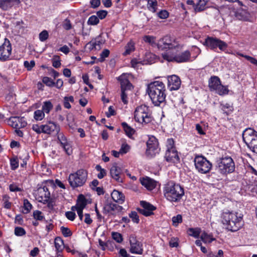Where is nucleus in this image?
<instances>
[{"label": "nucleus", "mask_w": 257, "mask_h": 257, "mask_svg": "<svg viewBox=\"0 0 257 257\" xmlns=\"http://www.w3.org/2000/svg\"><path fill=\"white\" fill-rule=\"evenodd\" d=\"M147 91L155 106H160L165 101V86L162 81H155L151 82L148 84Z\"/></svg>", "instance_id": "obj_1"}, {"label": "nucleus", "mask_w": 257, "mask_h": 257, "mask_svg": "<svg viewBox=\"0 0 257 257\" xmlns=\"http://www.w3.org/2000/svg\"><path fill=\"white\" fill-rule=\"evenodd\" d=\"M163 192L167 200L172 202L180 201L184 195L183 187L172 181H169L165 185Z\"/></svg>", "instance_id": "obj_2"}, {"label": "nucleus", "mask_w": 257, "mask_h": 257, "mask_svg": "<svg viewBox=\"0 0 257 257\" xmlns=\"http://www.w3.org/2000/svg\"><path fill=\"white\" fill-rule=\"evenodd\" d=\"M222 218V223L229 231H236L243 225L242 216L238 215L237 212H223Z\"/></svg>", "instance_id": "obj_3"}, {"label": "nucleus", "mask_w": 257, "mask_h": 257, "mask_svg": "<svg viewBox=\"0 0 257 257\" xmlns=\"http://www.w3.org/2000/svg\"><path fill=\"white\" fill-rule=\"evenodd\" d=\"M162 56L165 60L168 62L181 63L192 61L191 54L189 50H186L179 53L170 51L162 53Z\"/></svg>", "instance_id": "obj_4"}, {"label": "nucleus", "mask_w": 257, "mask_h": 257, "mask_svg": "<svg viewBox=\"0 0 257 257\" xmlns=\"http://www.w3.org/2000/svg\"><path fill=\"white\" fill-rule=\"evenodd\" d=\"M242 136L243 141L247 147L257 154V132L248 127L243 131Z\"/></svg>", "instance_id": "obj_5"}, {"label": "nucleus", "mask_w": 257, "mask_h": 257, "mask_svg": "<svg viewBox=\"0 0 257 257\" xmlns=\"http://www.w3.org/2000/svg\"><path fill=\"white\" fill-rule=\"evenodd\" d=\"M88 173L84 169H79L74 173L69 175L68 181L73 188L83 186L87 179Z\"/></svg>", "instance_id": "obj_6"}, {"label": "nucleus", "mask_w": 257, "mask_h": 257, "mask_svg": "<svg viewBox=\"0 0 257 257\" xmlns=\"http://www.w3.org/2000/svg\"><path fill=\"white\" fill-rule=\"evenodd\" d=\"M134 117L136 121L142 123H148L152 120L151 110L146 105H140L136 108Z\"/></svg>", "instance_id": "obj_7"}, {"label": "nucleus", "mask_w": 257, "mask_h": 257, "mask_svg": "<svg viewBox=\"0 0 257 257\" xmlns=\"http://www.w3.org/2000/svg\"><path fill=\"white\" fill-rule=\"evenodd\" d=\"M157 47L161 50H165L167 49L181 50L183 46L180 45L175 39H172L171 36L167 35L159 40L157 43Z\"/></svg>", "instance_id": "obj_8"}, {"label": "nucleus", "mask_w": 257, "mask_h": 257, "mask_svg": "<svg viewBox=\"0 0 257 257\" xmlns=\"http://www.w3.org/2000/svg\"><path fill=\"white\" fill-rule=\"evenodd\" d=\"M217 168L218 172L224 175L233 172L235 169V164L231 157H225L218 161Z\"/></svg>", "instance_id": "obj_9"}, {"label": "nucleus", "mask_w": 257, "mask_h": 257, "mask_svg": "<svg viewBox=\"0 0 257 257\" xmlns=\"http://www.w3.org/2000/svg\"><path fill=\"white\" fill-rule=\"evenodd\" d=\"M209 87L211 91H215L220 95L227 94L228 89L227 87L222 85L219 78L216 76H213L209 80Z\"/></svg>", "instance_id": "obj_10"}, {"label": "nucleus", "mask_w": 257, "mask_h": 257, "mask_svg": "<svg viewBox=\"0 0 257 257\" xmlns=\"http://www.w3.org/2000/svg\"><path fill=\"white\" fill-rule=\"evenodd\" d=\"M194 163L198 172L203 174L208 173L212 168V164L202 156H196L194 159Z\"/></svg>", "instance_id": "obj_11"}, {"label": "nucleus", "mask_w": 257, "mask_h": 257, "mask_svg": "<svg viewBox=\"0 0 257 257\" xmlns=\"http://www.w3.org/2000/svg\"><path fill=\"white\" fill-rule=\"evenodd\" d=\"M159 150L158 140L153 136H149L147 142L146 156L149 158H153L159 153Z\"/></svg>", "instance_id": "obj_12"}, {"label": "nucleus", "mask_w": 257, "mask_h": 257, "mask_svg": "<svg viewBox=\"0 0 257 257\" xmlns=\"http://www.w3.org/2000/svg\"><path fill=\"white\" fill-rule=\"evenodd\" d=\"M130 244V251L132 253L142 254L143 253V243L137 238V235L132 233L128 236Z\"/></svg>", "instance_id": "obj_13"}, {"label": "nucleus", "mask_w": 257, "mask_h": 257, "mask_svg": "<svg viewBox=\"0 0 257 257\" xmlns=\"http://www.w3.org/2000/svg\"><path fill=\"white\" fill-rule=\"evenodd\" d=\"M12 46L10 41L5 38L3 44L0 46V60L6 61L10 59L12 54Z\"/></svg>", "instance_id": "obj_14"}, {"label": "nucleus", "mask_w": 257, "mask_h": 257, "mask_svg": "<svg viewBox=\"0 0 257 257\" xmlns=\"http://www.w3.org/2000/svg\"><path fill=\"white\" fill-rule=\"evenodd\" d=\"M42 133L50 135L53 132L58 134L60 128L59 125L53 121H48L46 124H42Z\"/></svg>", "instance_id": "obj_15"}, {"label": "nucleus", "mask_w": 257, "mask_h": 257, "mask_svg": "<svg viewBox=\"0 0 257 257\" xmlns=\"http://www.w3.org/2000/svg\"><path fill=\"white\" fill-rule=\"evenodd\" d=\"M110 173L111 177L117 182H123V175L122 169L120 167L117 166L115 163L110 168Z\"/></svg>", "instance_id": "obj_16"}, {"label": "nucleus", "mask_w": 257, "mask_h": 257, "mask_svg": "<svg viewBox=\"0 0 257 257\" xmlns=\"http://www.w3.org/2000/svg\"><path fill=\"white\" fill-rule=\"evenodd\" d=\"M140 204L143 208H139L138 211L145 216H149L153 214V211L156 209L154 206L145 201H141Z\"/></svg>", "instance_id": "obj_17"}, {"label": "nucleus", "mask_w": 257, "mask_h": 257, "mask_svg": "<svg viewBox=\"0 0 257 257\" xmlns=\"http://www.w3.org/2000/svg\"><path fill=\"white\" fill-rule=\"evenodd\" d=\"M181 81L179 77L176 75L170 76L168 78V87L170 90H177L179 89Z\"/></svg>", "instance_id": "obj_18"}, {"label": "nucleus", "mask_w": 257, "mask_h": 257, "mask_svg": "<svg viewBox=\"0 0 257 257\" xmlns=\"http://www.w3.org/2000/svg\"><path fill=\"white\" fill-rule=\"evenodd\" d=\"M165 158L168 162L177 163L179 162L180 158L178 156V153L176 149L175 150H166Z\"/></svg>", "instance_id": "obj_19"}, {"label": "nucleus", "mask_w": 257, "mask_h": 257, "mask_svg": "<svg viewBox=\"0 0 257 257\" xmlns=\"http://www.w3.org/2000/svg\"><path fill=\"white\" fill-rule=\"evenodd\" d=\"M123 208L116 204L107 202L103 208V213L107 214L112 212H119L122 211Z\"/></svg>", "instance_id": "obj_20"}, {"label": "nucleus", "mask_w": 257, "mask_h": 257, "mask_svg": "<svg viewBox=\"0 0 257 257\" xmlns=\"http://www.w3.org/2000/svg\"><path fill=\"white\" fill-rule=\"evenodd\" d=\"M38 194L39 198L41 199L39 201H43L44 203L47 202L51 196L50 192L48 187L46 186L39 187L38 189Z\"/></svg>", "instance_id": "obj_21"}, {"label": "nucleus", "mask_w": 257, "mask_h": 257, "mask_svg": "<svg viewBox=\"0 0 257 257\" xmlns=\"http://www.w3.org/2000/svg\"><path fill=\"white\" fill-rule=\"evenodd\" d=\"M140 182L148 190H153L157 185L156 181L148 177H141Z\"/></svg>", "instance_id": "obj_22"}, {"label": "nucleus", "mask_w": 257, "mask_h": 257, "mask_svg": "<svg viewBox=\"0 0 257 257\" xmlns=\"http://www.w3.org/2000/svg\"><path fill=\"white\" fill-rule=\"evenodd\" d=\"M118 80L120 81L121 85V90H130L133 88L132 84L130 82L126 74H123L120 75Z\"/></svg>", "instance_id": "obj_23"}, {"label": "nucleus", "mask_w": 257, "mask_h": 257, "mask_svg": "<svg viewBox=\"0 0 257 257\" xmlns=\"http://www.w3.org/2000/svg\"><path fill=\"white\" fill-rule=\"evenodd\" d=\"M218 38L208 36L205 39L203 45L214 51H216V44Z\"/></svg>", "instance_id": "obj_24"}, {"label": "nucleus", "mask_w": 257, "mask_h": 257, "mask_svg": "<svg viewBox=\"0 0 257 257\" xmlns=\"http://www.w3.org/2000/svg\"><path fill=\"white\" fill-rule=\"evenodd\" d=\"M20 0H0V8L7 11L13 7L15 4H19Z\"/></svg>", "instance_id": "obj_25"}, {"label": "nucleus", "mask_w": 257, "mask_h": 257, "mask_svg": "<svg viewBox=\"0 0 257 257\" xmlns=\"http://www.w3.org/2000/svg\"><path fill=\"white\" fill-rule=\"evenodd\" d=\"M111 196L114 201L118 203L122 204L124 201V195L122 192L117 190H114L111 194Z\"/></svg>", "instance_id": "obj_26"}, {"label": "nucleus", "mask_w": 257, "mask_h": 257, "mask_svg": "<svg viewBox=\"0 0 257 257\" xmlns=\"http://www.w3.org/2000/svg\"><path fill=\"white\" fill-rule=\"evenodd\" d=\"M124 49L125 51L122 53L123 56L130 55L135 50V43L132 40L130 41L124 47Z\"/></svg>", "instance_id": "obj_27"}, {"label": "nucleus", "mask_w": 257, "mask_h": 257, "mask_svg": "<svg viewBox=\"0 0 257 257\" xmlns=\"http://www.w3.org/2000/svg\"><path fill=\"white\" fill-rule=\"evenodd\" d=\"M208 2V0H198L194 8L195 12H201L205 10L207 8L206 6Z\"/></svg>", "instance_id": "obj_28"}, {"label": "nucleus", "mask_w": 257, "mask_h": 257, "mask_svg": "<svg viewBox=\"0 0 257 257\" xmlns=\"http://www.w3.org/2000/svg\"><path fill=\"white\" fill-rule=\"evenodd\" d=\"M54 244L56 252H62L64 248V244L60 237H56L55 238Z\"/></svg>", "instance_id": "obj_29"}, {"label": "nucleus", "mask_w": 257, "mask_h": 257, "mask_svg": "<svg viewBox=\"0 0 257 257\" xmlns=\"http://www.w3.org/2000/svg\"><path fill=\"white\" fill-rule=\"evenodd\" d=\"M121 125L123 127L126 135L129 138L132 139L133 135L135 133V130L129 126L125 122L121 123Z\"/></svg>", "instance_id": "obj_30"}, {"label": "nucleus", "mask_w": 257, "mask_h": 257, "mask_svg": "<svg viewBox=\"0 0 257 257\" xmlns=\"http://www.w3.org/2000/svg\"><path fill=\"white\" fill-rule=\"evenodd\" d=\"M59 143L61 146L68 155H70L72 153L71 145L68 142L67 139L60 141Z\"/></svg>", "instance_id": "obj_31"}, {"label": "nucleus", "mask_w": 257, "mask_h": 257, "mask_svg": "<svg viewBox=\"0 0 257 257\" xmlns=\"http://www.w3.org/2000/svg\"><path fill=\"white\" fill-rule=\"evenodd\" d=\"M22 119L23 118L19 117H11L8 120L9 124L14 128H19V123Z\"/></svg>", "instance_id": "obj_32"}, {"label": "nucleus", "mask_w": 257, "mask_h": 257, "mask_svg": "<svg viewBox=\"0 0 257 257\" xmlns=\"http://www.w3.org/2000/svg\"><path fill=\"white\" fill-rule=\"evenodd\" d=\"M77 205L78 206V209H84L86 206V199L83 195H79L77 200Z\"/></svg>", "instance_id": "obj_33"}, {"label": "nucleus", "mask_w": 257, "mask_h": 257, "mask_svg": "<svg viewBox=\"0 0 257 257\" xmlns=\"http://www.w3.org/2000/svg\"><path fill=\"white\" fill-rule=\"evenodd\" d=\"M147 8L152 13H156L157 10L158 2L157 0H147Z\"/></svg>", "instance_id": "obj_34"}, {"label": "nucleus", "mask_w": 257, "mask_h": 257, "mask_svg": "<svg viewBox=\"0 0 257 257\" xmlns=\"http://www.w3.org/2000/svg\"><path fill=\"white\" fill-rule=\"evenodd\" d=\"M201 232V229L199 228H189L187 230L188 234L195 238H198Z\"/></svg>", "instance_id": "obj_35"}, {"label": "nucleus", "mask_w": 257, "mask_h": 257, "mask_svg": "<svg viewBox=\"0 0 257 257\" xmlns=\"http://www.w3.org/2000/svg\"><path fill=\"white\" fill-rule=\"evenodd\" d=\"M227 47L228 45L225 42L218 39L216 44V49L218 48L220 51L225 52Z\"/></svg>", "instance_id": "obj_36"}, {"label": "nucleus", "mask_w": 257, "mask_h": 257, "mask_svg": "<svg viewBox=\"0 0 257 257\" xmlns=\"http://www.w3.org/2000/svg\"><path fill=\"white\" fill-rule=\"evenodd\" d=\"M53 106V104L50 101H45L42 106V110L44 113H49L52 109Z\"/></svg>", "instance_id": "obj_37"}, {"label": "nucleus", "mask_w": 257, "mask_h": 257, "mask_svg": "<svg viewBox=\"0 0 257 257\" xmlns=\"http://www.w3.org/2000/svg\"><path fill=\"white\" fill-rule=\"evenodd\" d=\"M10 166L12 170H15L19 167V160L17 157L15 156L10 159Z\"/></svg>", "instance_id": "obj_38"}, {"label": "nucleus", "mask_w": 257, "mask_h": 257, "mask_svg": "<svg viewBox=\"0 0 257 257\" xmlns=\"http://www.w3.org/2000/svg\"><path fill=\"white\" fill-rule=\"evenodd\" d=\"M24 210L23 213L27 214L29 213L32 208V205L27 199L24 200Z\"/></svg>", "instance_id": "obj_39"}, {"label": "nucleus", "mask_w": 257, "mask_h": 257, "mask_svg": "<svg viewBox=\"0 0 257 257\" xmlns=\"http://www.w3.org/2000/svg\"><path fill=\"white\" fill-rule=\"evenodd\" d=\"M111 237L117 243H121L123 241V237L121 233L117 232H112Z\"/></svg>", "instance_id": "obj_40"}, {"label": "nucleus", "mask_w": 257, "mask_h": 257, "mask_svg": "<svg viewBox=\"0 0 257 257\" xmlns=\"http://www.w3.org/2000/svg\"><path fill=\"white\" fill-rule=\"evenodd\" d=\"M45 116L44 112L42 110H37L34 112V118L36 120H41Z\"/></svg>", "instance_id": "obj_41"}, {"label": "nucleus", "mask_w": 257, "mask_h": 257, "mask_svg": "<svg viewBox=\"0 0 257 257\" xmlns=\"http://www.w3.org/2000/svg\"><path fill=\"white\" fill-rule=\"evenodd\" d=\"M99 22L98 18L96 16L93 15L89 18L87 21V24L88 25H96Z\"/></svg>", "instance_id": "obj_42"}, {"label": "nucleus", "mask_w": 257, "mask_h": 257, "mask_svg": "<svg viewBox=\"0 0 257 257\" xmlns=\"http://www.w3.org/2000/svg\"><path fill=\"white\" fill-rule=\"evenodd\" d=\"M60 230L63 235L65 237H70L72 235V232L68 227L61 226Z\"/></svg>", "instance_id": "obj_43"}, {"label": "nucleus", "mask_w": 257, "mask_h": 257, "mask_svg": "<svg viewBox=\"0 0 257 257\" xmlns=\"http://www.w3.org/2000/svg\"><path fill=\"white\" fill-rule=\"evenodd\" d=\"M33 216L34 218L37 220L41 221L44 218V216L42 215V212L38 210L34 211Z\"/></svg>", "instance_id": "obj_44"}, {"label": "nucleus", "mask_w": 257, "mask_h": 257, "mask_svg": "<svg viewBox=\"0 0 257 257\" xmlns=\"http://www.w3.org/2000/svg\"><path fill=\"white\" fill-rule=\"evenodd\" d=\"M61 65L60 57L59 56L55 55L52 59V65L54 67L58 68L60 67Z\"/></svg>", "instance_id": "obj_45"}, {"label": "nucleus", "mask_w": 257, "mask_h": 257, "mask_svg": "<svg viewBox=\"0 0 257 257\" xmlns=\"http://www.w3.org/2000/svg\"><path fill=\"white\" fill-rule=\"evenodd\" d=\"M26 232L24 228L21 227H16L15 228V234L18 236H21L25 235Z\"/></svg>", "instance_id": "obj_46"}, {"label": "nucleus", "mask_w": 257, "mask_h": 257, "mask_svg": "<svg viewBox=\"0 0 257 257\" xmlns=\"http://www.w3.org/2000/svg\"><path fill=\"white\" fill-rule=\"evenodd\" d=\"M143 40L151 45L155 44V37L152 36L146 35L143 37Z\"/></svg>", "instance_id": "obj_47"}, {"label": "nucleus", "mask_w": 257, "mask_h": 257, "mask_svg": "<svg viewBox=\"0 0 257 257\" xmlns=\"http://www.w3.org/2000/svg\"><path fill=\"white\" fill-rule=\"evenodd\" d=\"M39 40L41 42H44L47 39H48L49 37V33L47 31L43 30L39 34Z\"/></svg>", "instance_id": "obj_48"}, {"label": "nucleus", "mask_w": 257, "mask_h": 257, "mask_svg": "<svg viewBox=\"0 0 257 257\" xmlns=\"http://www.w3.org/2000/svg\"><path fill=\"white\" fill-rule=\"evenodd\" d=\"M42 81L47 86L49 87L53 86L55 84V82L51 78L46 76L43 78Z\"/></svg>", "instance_id": "obj_49"}, {"label": "nucleus", "mask_w": 257, "mask_h": 257, "mask_svg": "<svg viewBox=\"0 0 257 257\" xmlns=\"http://www.w3.org/2000/svg\"><path fill=\"white\" fill-rule=\"evenodd\" d=\"M129 217L132 218V221L134 223H138L139 222V217L137 212L132 211L131 213L129 214Z\"/></svg>", "instance_id": "obj_50"}, {"label": "nucleus", "mask_w": 257, "mask_h": 257, "mask_svg": "<svg viewBox=\"0 0 257 257\" xmlns=\"http://www.w3.org/2000/svg\"><path fill=\"white\" fill-rule=\"evenodd\" d=\"M24 65L28 71H30L35 65V62L34 60H31L30 62L25 61L24 63Z\"/></svg>", "instance_id": "obj_51"}, {"label": "nucleus", "mask_w": 257, "mask_h": 257, "mask_svg": "<svg viewBox=\"0 0 257 257\" xmlns=\"http://www.w3.org/2000/svg\"><path fill=\"white\" fill-rule=\"evenodd\" d=\"M167 150H172L176 149L174 146V141L173 139H168L167 141Z\"/></svg>", "instance_id": "obj_52"}, {"label": "nucleus", "mask_w": 257, "mask_h": 257, "mask_svg": "<svg viewBox=\"0 0 257 257\" xmlns=\"http://www.w3.org/2000/svg\"><path fill=\"white\" fill-rule=\"evenodd\" d=\"M173 224L175 226H177L179 223H181L182 221V217L180 214H178L176 216L172 218Z\"/></svg>", "instance_id": "obj_53"}, {"label": "nucleus", "mask_w": 257, "mask_h": 257, "mask_svg": "<svg viewBox=\"0 0 257 257\" xmlns=\"http://www.w3.org/2000/svg\"><path fill=\"white\" fill-rule=\"evenodd\" d=\"M9 189L11 192H21L23 191V189L19 187L16 183L10 184Z\"/></svg>", "instance_id": "obj_54"}, {"label": "nucleus", "mask_w": 257, "mask_h": 257, "mask_svg": "<svg viewBox=\"0 0 257 257\" xmlns=\"http://www.w3.org/2000/svg\"><path fill=\"white\" fill-rule=\"evenodd\" d=\"M169 245L171 247H177L179 245V239L176 237H172L169 241Z\"/></svg>", "instance_id": "obj_55"}, {"label": "nucleus", "mask_w": 257, "mask_h": 257, "mask_svg": "<svg viewBox=\"0 0 257 257\" xmlns=\"http://www.w3.org/2000/svg\"><path fill=\"white\" fill-rule=\"evenodd\" d=\"M157 15L160 19H165L169 17V14L166 10H161L157 13Z\"/></svg>", "instance_id": "obj_56"}, {"label": "nucleus", "mask_w": 257, "mask_h": 257, "mask_svg": "<svg viewBox=\"0 0 257 257\" xmlns=\"http://www.w3.org/2000/svg\"><path fill=\"white\" fill-rule=\"evenodd\" d=\"M130 149V146L127 144H122L119 150L121 154H126Z\"/></svg>", "instance_id": "obj_57"}, {"label": "nucleus", "mask_w": 257, "mask_h": 257, "mask_svg": "<svg viewBox=\"0 0 257 257\" xmlns=\"http://www.w3.org/2000/svg\"><path fill=\"white\" fill-rule=\"evenodd\" d=\"M65 216L68 219H69L71 221H73L75 219V217H76L75 213L73 211L66 212Z\"/></svg>", "instance_id": "obj_58"}, {"label": "nucleus", "mask_w": 257, "mask_h": 257, "mask_svg": "<svg viewBox=\"0 0 257 257\" xmlns=\"http://www.w3.org/2000/svg\"><path fill=\"white\" fill-rule=\"evenodd\" d=\"M32 130L38 134H40L42 133V125H39L37 124H33L32 126Z\"/></svg>", "instance_id": "obj_59"}, {"label": "nucleus", "mask_w": 257, "mask_h": 257, "mask_svg": "<svg viewBox=\"0 0 257 257\" xmlns=\"http://www.w3.org/2000/svg\"><path fill=\"white\" fill-rule=\"evenodd\" d=\"M63 27L66 30H69L72 28V25L70 21L68 19L65 20L63 24Z\"/></svg>", "instance_id": "obj_60"}, {"label": "nucleus", "mask_w": 257, "mask_h": 257, "mask_svg": "<svg viewBox=\"0 0 257 257\" xmlns=\"http://www.w3.org/2000/svg\"><path fill=\"white\" fill-rule=\"evenodd\" d=\"M192 51H194V53L196 54L195 56H194L192 57V60L193 61V60H195L197 58V57L198 56V55L199 54H200L201 51V50L198 47H197L196 46H192Z\"/></svg>", "instance_id": "obj_61"}, {"label": "nucleus", "mask_w": 257, "mask_h": 257, "mask_svg": "<svg viewBox=\"0 0 257 257\" xmlns=\"http://www.w3.org/2000/svg\"><path fill=\"white\" fill-rule=\"evenodd\" d=\"M208 257H223V251L221 249H219L218 251L217 254L214 253L213 252H210L208 254Z\"/></svg>", "instance_id": "obj_62"}, {"label": "nucleus", "mask_w": 257, "mask_h": 257, "mask_svg": "<svg viewBox=\"0 0 257 257\" xmlns=\"http://www.w3.org/2000/svg\"><path fill=\"white\" fill-rule=\"evenodd\" d=\"M97 17L98 18V19H103L105 18L107 14V12L105 10H101L98 11L96 13Z\"/></svg>", "instance_id": "obj_63"}, {"label": "nucleus", "mask_w": 257, "mask_h": 257, "mask_svg": "<svg viewBox=\"0 0 257 257\" xmlns=\"http://www.w3.org/2000/svg\"><path fill=\"white\" fill-rule=\"evenodd\" d=\"M15 222L19 225H22L24 223L23 216L21 214L17 215L15 218Z\"/></svg>", "instance_id": "obj_64"}]
</instances>
